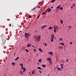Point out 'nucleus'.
<instances>
[{
	"label": "nucleus",
	"mask_w": 76,
	"mask_h": 76,
	"mask_svg": "<svg viewBox=\"0 0 76 76\" xmlns=\"http://www.w3.org/2000/svg\"><path fill=\"white\" fill-rule=\"evenodd\" d=\"M15 64V62H12V65H14Z\"/></svg>",
	"instance_id": "nucleus-25"
},
{
	"label": "nucleus",
	"mask_w": 76,
	"mask_h": 76,
	"mask_svg": "<svg viewBox=\"0 0 76 76\" xmlns=\"http://www.w3.org/2000/svg\"><path fill=\"white\" fill-rule=\"evenodd\" d=\"M40 14H39V15L38 16V17H37V19H38V18H39V16H40Z\"/></svg>",
	"instance_id": "nucleus-33"
},
{
	"label": "nucleus",
	"mask_w": 76,
	"mask_h": 76,
	"mask_svg": "<svg viewBox=\"0 0 76 76\" xmlns=\"http://www.w3.org/2000/svg\"><path fill=\"white\" fill-rule=\"evenodd\" d=\"M53 28H54V32H56V27L54 26L53 27Z\"/></svg>",
	"instance_id": "nucleus-5"
},
{
	"label": "nucleus",
	"mask_w": 76,
	"mask_h": 76,
	"mask_svg": "<svg viewBox=\"0 0 76 76\" xmlns=\"http://www.w3.org/2000/svg\"><path fill=\"white\" fill-rule=\"evenodd\" d=\"M61 65L62 66V65H63V64H61Z\"/></svg>",
	"instance_id": "nucleus-58"
},
{
	"label": "nucleus",
	"mask_w": 76,
	"mask_h": 76,
	"mask_svg": "<svg viewBox=\"0 0 76 76\" xmlns=\"http://www.w3.org/2000/svg\"><path fill=\"white\" fill-rule=\"evenodd\" d=\"M29 36H31V34H30V35H29Z\"/></svg>",
	"instance_id": "nucleus-61"
},
{
	"label": "nucleus",
	"mask_w": 76,
	"mask_h": 76,
	"mask_svg": "<svg viewBox=\"0 0 76 76\" xmlns=\"http://www.w3.org/2000/svg\"><path fill=\"white\" fill-rule=\"evenodd\" d=\"M57 68H58V66L57 67Z\"/></svg>",
	"instance_id": "nucleus-60"
},
{
	"label": "nucleus",
	"mask_w": 76,
	"mask_h": 76,
	"mask_svg": "<svg viewBox=\"0 0 76 76\" xmlns=\"http://www.w3.org/2000/svg\"><path fill=\"white\" fill-rule=\"evenodd\" d=\"M49 54H53V52L50 51L49 53Z\"/></svg>",
	"instance_id": "nucleus-22"
},
{
	"label": "nucleus",
	"mask_w": 76,
	"mask_h": 76,
	"mask_svg": "<svg viewBox=\"0 0 76 76\" xmlns=\"http://www.w3.org/2000/svg\"><path fill=\"white\" fill-rule=\"evenodd\" d=\"M24 50H25L26 52H28L29 51V50L28 49H25Z\"/></svg>",
	"instance_id": "nucleus-17"
},
{
	"label": "nucleus",
	"mask_w": 76,
	"mask_h": 76,
	"mask_svg": "<svg viewBox=\"0 0 76 76\" xmlns=\"http://www.w3.org/2000/svg\"><path fill=\"white\" fill-rule=\"evenodd\" d=\"M33 50H34V52H36V50L35 49H34Z\"/></svg>",
	"instance_id": "nucleus-34"
},
{
	"label": "nucleus",
	"mask_w": 76,
	"mask_h": 76,
	"mask_svg": "<svg viewBox=\"0 0 76 76\" xmlns=\"http://www.w3.org/2000/svg\"><path fill=\"white\" fill-rule=\"evenodd\" d=\"M73 6H75V4H73Z\"/></svg>",
	"instance_id": "nucleus-49"
},
{
	"label": "nucleus",
	"mask_w": 76,
	"mask_h": 76,
	"mask_svg": "<svg viewBox=\"0 0 76 76\" xmlns=\"http://www.w3.org/2000/svg\"><path fill=\"white\" fill-rule=\"evenodd\" d=\"M38 42H39V41H40V39H38Z\"/></svg>",
	"instance_id": "nucleus-48"
},
{
	"label": "nucleus",
	"mask_w": 76,
	"mask_h": 76,
	"mask_svg": "<svg viewBox=\"0 0 76 76\" xmlns=\"http://www.w3.org/2000/svg\"><path fill=\"white\" fill-rule=\"evenodd\" d=\"M59 48V49H62V48Z\"/></svg>",
	"instance_id": "nucleus-46"
},
{
	"label": "nucleus",
	"mask_w": 76,
	"mask_h": 76,
	"mask_svg": "<svg viewBox=\"0 0 76 76\" xmlns=\"http://www.w3.org/2000/svg\"><path fill=\"white\" fill-rule=\"evenodd\" d=\"M62 62H64V61L63 60H62Z\"/></svg>",
	"instance_id": "nucleus-55"
},
{
	"label": "nucleus",
	"mask_w": 76,
	"mask_h": 76,
	"mask_svg": "<svg viewBox=\"0 0 76 76\" xmlns=\"http://www.w3.org/2000/svg\"><path fill=\"white\" fill-rule=\"evenodd\" d=\"M49 63L50 64L52 63V62H51V61H49Z\"/></svg>",
	"instance_id": "nucleus-36"
},
{
	"label": "nucleus",
	"mask_w": 76,
	"mask_h": 76,
	"mask_svg": "<svg viewBox=\"0 0 76 76\" xmlns=\"http://www.w3.org/2000/svg\"><path fill=\"white\" fill-rule=\"evenodd\" d=\"M38 69H41V67H38Z\"/></svg>",
	"instance_id": "nucleus-35"
},
{
	"label": "nucleus",
	"mask_w": 76,
	"mask_h": 76,
	"mask_svg": "<svg viewBox=\"0 0 76 76\" xmlns=\"http://www.w3.org/2000/svg\"><path fill=\"white\" fill-rule=\"evenodd\" d=\"M32 47H33V48H35V46H32Z\"/></svg>",
	"instance_id": "nucleus-44"
},
{
	"label": "nucleus",
	"mask_w": 76,
	"mask_h": 76,
	"mask_svg": "<svg viewBox=\"0 0 76 76\" xmlns=\"http://www.w3.org/2000/svg\"><path fill=\"white\" fill-rule=\"evenodd\" d=\"M39 4H40V2H39Z\"/></svg>",
	"instance_id": "nucleus-59"
},
{
	"label": "nucleus",
	"mask_w": 76,
	"mask_h": 76,
	"mask_svg": "<svg viewBox=\"0 0 76 76\" xmlns=\"http://www.w3.org/2000/svg\"><path fill=\"white\" fill-rule=\"evenodd\" d=\"M41 59H40L39 60L38 62H40L41 63Z\"/></svg>",
	"instance_id": "nucleus-18"
},
{
	"label": "nucleus",
	"mask_w": 76,
	"mask_h": 76,
	"mask_svg": "<svg viewBox=\"0 0 76 76\" xmlns=\"http://www.w3.org/2000/svg\"><path fill=\"white\" fill-rule=\"evenodd\" d=\"M51 29H53V27H51Z\"/></svg>",
	"instance_id": "nucleus-54"
},
{
	"label": "nucleus",
	"mask_w": 76,
	"mask_h": 76,
	"mask_svg": "<svg viewBox=\"0 0 76 76\" xmlns=\"http://www.w3.org/2000/svg\"><path fill=\"white\" fill-rule=\"evenodd\" d=\"M54 34H51V38H50V39H51V42H53V39H54Z\"/></svg>",
	"instance_id": "nucleus-1"
},
{
	"label": "nucleus",
	"mask_w": 76,
	"mask_h": 76,
	"mask_svg": "<svg viewBox=\"0 0 76 76\" xmlns=\"http://www.w3.org/2000/svg\"><path fill=\"white\" fill-rule=\"evenodd\" d=\"M38 39H41V36L39 35L38 38Z\"/></svg>",
	"instance_id": "nucleus-11"
},
{
	"label": "nucleus",
	"mask_w": 76,
	"mask_h": 76,
	"mask_svg": "<svg viewBox=\"0 0 76 76\" xmlns=\"http://www.w3.org/2000/svg\"><path fill=\"white\" fill-rule=\"evenodd\" d=\"M36 36V37H37V36Z\"/></svg>",
	"instance_id": "nucleus-64"
},
{
	"label": "nucleus",
	"mask_w": 76,
	"mask_h": 76,
	"mask_svg": "<svg viewBox=\"0 0 76 76\" xmlns=\"http://www.w3.org/2000/svg\"><path fill=\"white\" fill-rule=\"evenodd\" d=\"M48 76H50V75H48Z\"/></svg>",
	"instance_id": "nucleus-62"
},
{
	"label": "nucleus",
	"mask_w": 76,
	"mask_h": 76,
	"mask_svg": "<svg viewBox=\"0 0 76 76\" xmlns=\"http://www.w3.org/2000/svg\"><path fill=\"white\" fill-rule=\"evenodd\" d=\"M20 65L21 66H23V64H22V63H20Z\"/></svg>",
	"instance_id": "nucleus-26"
},
{
	"label": "nucleus",
	"mask_w": 76,
	"mask_h": 76,
	"mask_svg": "<svg viewBox=\"0 0 76 76\" xmlns=\"http://www.w3.org/2000/svg\"><path fill=\"white\" fill-rule=\"evenodd\" d=\"M24 35L25 36V37H27L28 35H29V34L27 33H25Z\"/></svg>",
	"instance_id": "nucleus-2"
},
{
	"label": "nucleus",
	"mask_w": 76,
	"mask_h": 76,
	"mask_svg": "<svg viewBox=\"0 0 76 76\" xmlns=\"http://www.w3.org/2000/svg\"><path fill=\"white\" fill-rule=\"evenodd\" d=\"M25 71H26V68H23V72L24 73Z\"/></svg>",
	"instance_id": "nucleus-10"
},
{
	"label": "nucleus",
	"mask_w": 76,
	"mask_h": 76,
	"mask_svg": "<svg viewBox=\"0 0 76 76\" xmlns=\"http://www.w3.org/2000/svg\"><path fill=\"white\" fill-rule=\"evenodd\" d=\"M14 56H15V53H14Z\"/></svg>",
	"instance_id": "nucleus-57"
},
{
	"label": "nucleus",
	"mask_w": 76,
	"mask_h": 76,
	"mask_svg": "<svg viewBox=\"0 0 76 76\" xmlns=\"http://www.w3.org/2000/svg\"><path fill=\"white\" fill-rule=\"evenodd\" d=\"M44 44H45V45L46 47H47V44L45 43H44Z\"/></svg>",
	"instance_id": "nucleus-30"
},
{
	"label": "nucleus",
	"mask_w": 76,
	"mask_h": 76,
	"mask_svg": "<svg viewBox=\"0 0 76 76\" xmlns=\"http://www.w3.org/2000/svg\"><path fill=\"white\" fill-rule=\"evenodd\" d=\"M46 26H47V25H44L41 28L42 29H44V28H45Z\"/></svg>",
	"instance_id": "nucleus-4"
},
{
	"label": "nucleus",
	"mask_w": 76,
	"mask_h": 76,
	"mask_svg": "<svg viewBox=\"0 0 76 76\" xmlns=\"http://www.w3.org/2000/svg\"><path fill=\"white\" fill-rule=\"evenodd\" d=\"M59 40H60V41H61V40H62V39L61 38Z\"/></svg>",
	"instance_id": "nucleus-38"
},
{
	"label": "nucleus",
	"mask_w": 76,
	"mask_h": 76,
	"mask_svg": "<svg viewBox=\"0 0 76 76\" xmlns=\"http://www.w3.org/2000/svg\"><path fill=\"white\" fill-rule=\"evenodd\" d=\"M45 14H46V13L45 12H44L42 14V15H45Z\"/></svg>",
	"instance_id": "nucleus-23"
},
{
	"label": "nucleus",
	"mask_w": 76,
	"mask_h": 76,
	"mask_svg": "<svg viewBox=\"0 0 76 76\" xmlns=\"http://www.w3.org/2000/svg\"><path fill=\"white\" fill-rule=\"evenodd\" d=\"M37 9V7H35L33 9H32L31 10L32 11H34V10H35V9Z\"/></svg>",
	"instance_id": "nucleus-6"
},
{
	"label": "nucleus",
	"mask_w": 76,
	"mask_h": 76,
	"mask_svg": "<svg viewBox=\"0 0 76 76\" xmlns=\"http://www.w3.org/2000/svg\"><path fill=\"white\" fill-rule=\"evenodd\" d=\"M39 73H42V72H41V71H39Z\"/></svg>",
	"instance_id": "nucleus-37"
},
{
	"label": "nucleus",
	"mask_w": 76,
	"mask_h": 76,
	"mask_svg": "<svg viewBox=\"0 0 76 76\" xmlns=\"http://www.w3.org/2000/svg\"><path fill=\"white\" fill-rule=\"evenodd\" d=\"M29 18H32V16H31V15H29Z\"/></svg>",
	"instance_id": "nucleus-27"
},
{
	"label": "nucleus",
	"mask_w": 76,
	"mask_h": 76,
	"mask_svg": "<svg viewBox=\"0 0 76 76\" xmlns=\"http://www.w3.org/2000/svg\"><path fill=\"white\" fill-rule=\"evenodd\" d=\"M37 55L38 56V54H37Z\"/></svg>",
	"instance_id": "nucleus-56"
},
{
	"label": "nucleus",
	"mask_w": 76,
	"mask_h": 76,
	"mask_svg": "<svg viewBox=\"0 0 76 76\" xmlns=\"http://www.w3.org/2000/svg\"><path fill=\"white\" fill-rule=\"evenodd\" d=\"M51 29V27H50L48 28V29Z\"/></svg>",
	"instance_id": "nucleus-28"
},
{
	"label": "nucleus",
	"mask_w": 76,
	"mask_h": 76,
	"mask_svg": "<svg viewBox=\"0 0 76 76\" xmlns=\"http://www.w3.org/2000/svg\"><path fill=\"white\" fill-rule=\"evenodd\" d=\"M2 45H4V42H2Z\"/></svg>",
	"instance_id": "nucleus-32"
},
{
	"label": "nucleus",
	"mask_w": 76,
	"mask_h": 76,
	"mask_svg": "<svg viewBox=\"0 0 76 76\" xmlns=\"http://www.w3.org/2000/svg\"><path fill=\"white\" fill-rule=\"evenodd\" d=\"M35 32H37V30H35Z\"/></svg>",
	"instance_id": "nucleus-52"
},
{
	"label": "nucleus",
	"mask_w": 76,
	"mask_h": 76,
	"mask_svg": "<svg viewBox=\"0 0 76 76\" xmlns=\"http://www.w3.org/2000/svg\"><path fill=\"white\" fill-rule=\"evenodd\" d=\"M29 74L30 75V76H31V73L30 72H29Z\"/></svg>",
	"instance_id": "nucleus-40"
},
{
	"label": "nucleus",
	"mask_w": 76,
	"mask_h": 76,
	"mask_svg": "<svg viewBox=\"0 0 76 76\" xmlns=\"http://www.w3.org/2000/svg\"><path fill=\"white\" fill-rule=\"evenodd\" d=\"M34 38H35V36L34 37Z\"/></svg>",
	"instance_id": "nucleus-63"
},
{
	"label": "nucleus",
	"mask_w": 76,
	"mask_h": 76,
	"mask_svg": "<svg viewBox=\"0 0 76 76\" xmlns=\"http://www.w3.org/2000/svg\"><path fill=\"white\" fill-rule=\"evenodd\" d=\"M58 69L59 70H60V71H61V70H63V69H60V68H58Z\"/></svg>",
	"instance_id": "nucleus-14"
},
{
	"label": "nucleus",
	"mask_w": 76,
	"mask_h": 76,
	"mask_svg": "<svg viewBox=\"0 0 76 76\" xmlns=\"http://www.w3.org/2000/svg\"><path fill=\"white\" fill-rule=\"evenodd\" d=\"M68 28H70V29L72 28V27L71 26H68Z\"/></svg>",
	"instance_id": "nucleus-19"
},
{
	"label": "nucleus",
	"mask_w": 76,
	"mask_h": 76,
	"mask_svg": "<svg viewBox=\"0 0 76 76\" xmlns=\"http://www.w3.org/2000/svg\"><path fill=\"white\" fill-rule=\"evenodd\" d=\"M53 7H51V9H53Z\"/></svg>",
	"instance_id": "nucleus-50"
},
{
	"label": "nucleus",
	"mask_w": 76,
	"mask_h": 76,
	"mask_svg": "<svg viewBox=\"0 0 76 76\" xmlns=\"http://www.w3.org/2000/svg\"><path fill=\"white\" fill-rule=\"evenodd\" d=\"M37 64L38 65H39V63H37Z\"/></svg>",
	"instance_id": "nucleus-53"
},
{
	"label": "nucleus",
	"mask_w": 76,
	"mask_h": 76,
	"mask_svg": "<svg viewBox=\"0 0 76 76\" xmlns=\"http://www.w3.org/2000/svg\"><path fill=\"white\" fill-rule=\"evenodd\" d=\"M46 11H48V12H51V10L50 8H48L46 10Z\"/></svg>",
	"instance_id": "nucleus-3"
},
{
	"label": "nucleus",
	"mask_w": 76,
	"mask_h": 76,
	"mask_svg": "<svg viewBox=\"0 0 76 76\" xmlns=\"http://www.w3.org/2000/svg\"><path fill=\"white\" fill-rule=\"evenodd\" d=\"M31 44H28L27 45V47H31Z\"/></svg>",
	"instance_id": "nucleus-9"
},
{
	"label": "nucleus",
	"mask_w": 76,
	"mask_h": 76,
	"mask_svg": "<svg viewBox=\"0 0 76 76\" xmlns=\"http://www.w3.org/2000/svg\"><path fill=\"white\" fill-rule=\"evenodd\" d=\"M63 21L61 20V24H62V23H63Z\"/></svg>",
	"instance_id": "nucleus-31"
},
{
	"label": "nucleus",
	"mask_w": 76,
	"mask_h": 76,
	"mask_svg": "<svg viewBox=\"0 0 76 76\" xmlns=\"http://www.w3.org/2000/svg\"><path fill=\"white\" fill-rule=\"evenodd\" d=\"M47 60H50L51 61H52V60L51 59V58H47Z\"/></svg>",
	"instance_id": "nucleus-7"
},
{
	"label": "nucleus",
	"mask_w": 76,
	"mask_h": 76,
	"mask_svg": "<svg viewBox=\"0 0 76 76\" xmlns=\"http://www.w3.org/2000/svg\"><path fill=\"white\" fill-rule=\"evenodd\" d=\"M60 10H63V7H61V8H60Z\"/></svg>",
	"instance_id": "nucleus-29"
},
{
	"label": "nucleus",
	"mask_w": 76,
	"mask_h": 76,
	"mask_svg": "<svg viewBox=\"0 0 76 76\" xmlns=\"http://www.w3.org/2000/svg\"><path fill=\"white\" fill-rule=\"evenodd\" d=\"M70 44H72V42H70Z\"/></svg>",
	"instance_id": "nucleus-43"
},
{
	"label": "nucleus",
	"mask_w": 76,
	"mask_h": 76,
	"mask_svg": "<svg viewBox=\"0 0 76 76\" xmlns=\"http://www.w3.org/2000/svg\"><path fill=\"white\" fill-rule=\"evenodd\" d=\"M39 51H42V50H41V48H39Z\"/></svg>",
	"instance_id": "nucleus-13"
},
{
	"label": "nucleus",
	"mask_w": 76,
	"mask_h": 76,
	"mask_svg": "<svg viewBox=\"0 0 76 76\" xmlns=\"http://www.w3.org/2000/svg\"><path fill=\"white\" fill-rule=\"evenodd\" d=\"M19 57H18L16 58H15V61H17V60H18V59H19Z\"/></svg>",
	"instance_id": "nucleus-12"
},
{
	"label": "nucleus",
	"mask_w": 76,
	"mask_h": 76,
	"mask_svg": "<svg viewBox=\"0 0 76 76\" xmlns=\"http://www.w3.org/2000/svg\"><path fill=\"white\" fill-rule=\"evenodd\" d=\"M33 74V75H34V71L33 70L31 72Z\"/></svg>",
	"instance_id": "nucleus-15"
},
{
	"label": "nucleus",
	"mask_w": 76,
	"mask_h": 76,
	"mask_svg": "<svg viewBox=\"0 0 76 76\" xmlns=\"http://www.w3.org/2000/svg\"><path fill=\"white\" fill-rule=\"evenodd\" d=\"M68 61V59H67L66 60V62H67V61Z\"/></svg>",
	"instance_id": "nucleus-47"
},
{
	"label": "nucleus",
	"mask_w": 76,
	"mask_h": 76,
	"mask_svg": "<svg viewBox=\"0 0 76 76\" xmlns=\"http://www.w3.org/2000/svg\"><path fill=\"white\" fill-rule=\"evenodd\" d=\"M12 26V24H10V25H9V26Z\"/></svg>",
	"instance_id": "nucleus-42"
},
{
	"label": "nucleus",
	"mask_w": 76,
	"mask_h": 76,
	"mask_svg": "<svg viewBox=\"0 0 76 76\" xmlns=\"http://www.w3.org/2000/svg\"><path fill=\"white\" fill-rule=\"evenodd\" d=\"M71 9H73V6H72L71 7Z\"/></svg>",
	"instance_id": "nucleus-41"
},
{
	"label": "nucleus",
	"mask_w": 76,
	"mask_h": 76,
	"mask_svg": "<svg viewBox=\"0 0 76 76\" xmlns=\"http://www.w3.org/2000/svg\"><path fill=\"white\" fill-rule=\"evenodd\" d=\"M60 6H61V5H60L58 6L57 7H56V9H60Z\"/></svg>",
	"instance_id": "nucleus-8"
},
{
	"label": "nucleus",
	"mask_w": 76,
	"mask_h": 76,
	"mask_svg": "<svg viewBox=\"0 0 76 76\" xmlns=\"http://www.w3.org/2000/svg\"><path fill=\"white\" fill-rule=\"evenodd\" d=\"M21 75H22H22H23V72H22L21 73Z\"/></svg>",
	"instance_id": "nucleus-51"
},
{
	"label": "nucleus",
	"mask_w": 76,
	"mask_h": 76,
	"mask_svg": "<svg viewBox=\"0 0 76 76\" xmlns=\"http://www.w3.org/2000/svg\"><path fill=\"white\" fill-rule=\"evenodd\" d=\"M21 68L22 69H23V66H22L21 67Z\"/></svg>",
	"instance_id": "nucleus-45"
},
{
	"label": "nucleus",
	"mask_w": 76,
	"mask_h": 76,
	"mask_svg": "<svg viewBox=\"0 0 76 76\" xmlns=\"http://www.w3.org/2000/svg\"><path fill=\"white\" fill-rule=\"evenodd\" d=\"M60 44L61 45H64V43H60Z\"/></svg>",
	"instance_id": "nucleus-20"
},
{
	"label": "nucleus",
	"mask_w": 76,
	"mask_h": 76,
	"mask_svg": "<svg viewBox=\"0 0 76 76\" xmlns=\"http://www.w3.org/2000/svg\"><path fill=\"white\" fill-rule=\"evenodd\" d=\"M20 73H22V71H20Z\"/></svg>",
	"instance_id": "nucleus-39"
},
{
	"label": "nucleus",
	"mask_w": 76,
	"mask_h": 76,
	"mask_svg": "<svg viewBox=\"0 0 76 76\" xmlns=\"http://www.w3.org/2000/svg\"><path fill=\"white\" fill-rule=\"evenodd\" d=\"M56 1V0L51 1V3H53V2H54V1Z\"/></svg>",
	"instance_id": "nucleus-21"
},
{
	"label": "nucleus",
	"mask_w": 76,
	"mask_h": 76,
	"mask_svg": "<svg viewBox=\"0 0 76 76\" xmlns=\"http://www.w3.org/2000/svg\"><path fill=\"white\" fill-rule=\"evenodd\" d=\"M45 66H46L45 65H42V67H45Z\"/></svg>",
	"instance_id": "nucleus-16"
},
{
	"label": "nucleus",
	"mask_w": 76,
	"mask_h": 76,
	"mask_svg": "<svg viewBox=\"0 0 76 76\" xmlns=\"http://www.w3.org/2000/svg\"><path fill=\"white\" fill-rule=\"evenodd\" d=\"M61 69H63V66L61 65Z\"/></svg>",
	"instance_id": "nucleus-24"
}]
</instances>
